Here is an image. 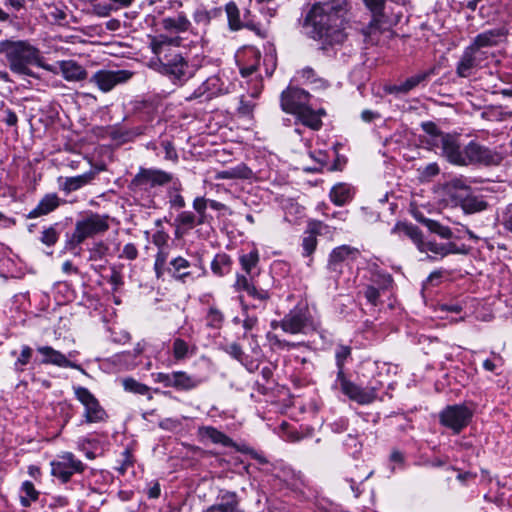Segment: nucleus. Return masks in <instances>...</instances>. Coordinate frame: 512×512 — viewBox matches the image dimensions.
<instances>
[{"mask_svg":"<svg viewBox=\"0 0 512 512\" xmlns=\"http://www.w3.org/2000/svg\"><path fill=\"white\" fill-rule=\"evenodd\" d=\"M348 0H324L312 5L306 22L312 27V37L323 46L342 44L349 25Z\"/></svg>","mask_w":512,"mask_h":512,"instance_id":"1","label":"nucleus"},{"mask_svg":"<svg viewBox=\"0 0 512 512\" xmlns=\"http://www.w3.org/2000/svg\"><path fill=\"white\" fill-rule=\"evenodd\" d=\"M0 54L5 56L9 69L18 75L33 76L31 66L43 67L39 49L25 40L0 41Z\"/></svg>","mask_w":512,"mask_h":512,"instance_id":"2","label":"nucleus"},{"mask_svg":"<svg viewBox=\"0 0 512 512\" xmlns=\"http://www.w3.org/2000/svg\"><path fill=\"white\" fill-rule=\"evenodd\" d=\"M174 43L178 44V40L160 35L152 40L151 48L153 53L158 56L160 72L173 80L184 82L191 77L192 70L182 54L171 48Z\"/></svg>","mask_w":512,"mask_h":512,"instance_id":"3","label":"nucleus"},{"mask_svg":"<svg viewBox=\"0 0 512 512\" xmlns=\"http://www.w3.org/2000/svg\"><path fill=\"white\" fill-rule=\"evenodd\" d=\"M311 95L298 87H288L281 93L280 104L284 112L295 115L305 126L319 130L324 110L315 111L310 106Z\"/></svg>","mask_w":512,"mask_h":512,"instance_id":"4","label":"nucleus"},{"mask_svg":"<svg viewBox=\"0 0 512 512\" xmlns=\"http://www.w3.org/2000/svg\"><path fill=\"white\" fill-rule=\"evenodd\" d=\"M110 217L106 214L88 212L78 219L72 235L66 242L68 249H75L85 240L106 233L110 228Z\"/></svg>","mask_w":512,"mask_h":512,"instance_id":"5","label":"nucleus"},{"mask_svg":"<svg viewBox=\"0 0 512 512\" xmlns=\"http://www.w3.org/2000/svg\"><path fill=\"white\" fill-rule=\"evenodd\" d=\"M174 180V176L161 169L140 168L129 184L134 195H143L149 189L164 186Z\"/></svg>","mask_w":512,"mask_h":512,"instance_id":"6","label":"nucleus"},{"mask_svg":"<svg viewBox=\"0 0 512 512\" xmlns=\"http://www.w3.org/2000/svg\"><path fill=\"white\" fill-rule=\"evenodd\" d=\"M280 328L289 334H306L315 330L314 323L306 306L297 305L291 309L280 321Z\"/></svg>","mask_w":512,"mask_h":512,"instance_id":"7","label":"nucleus"},{"mask_svg":"<svg viewBox=\"0 0 512 512\" xmlns=\"http://www.w3.org/2000/svg\"><path fill=\"white\" fill-rule=\"evenodd\" d=\"M492 56L490 52H477L467 46L457 61L455 73L461 78L471 77L477 70L485 67Z\"/></svg>","mask_w":512,"mask_h":512,"instance_id":"8","label":"nucleus"},{"mask_svg":"<svg viewBox=\"0 0 512 512\" xmlns=\"http://www.w3.org/2000/svg\"><path fill=\"white\" fill-rule=\"evenodd\" d=\"M502 160L503 156L501 153L487 146L481 145L476 141H470L465 145V166H496L499 165Z\"/></svg>","mask_w":512,"mask_h":512,"instance_id":"9","label":"nucleus"},{"mask_svg":"<svg viewBox=\"0 0 512 512\" xmlns=\"http://www.w3.org/2000/svg\"><path fill=\"white\" fill-rule=\"evenodd\" d=\"M76 399L84 406V421L86 423L104 422L108 415L98 399L85 387L73 388Z\"/></svg>","mask_w":512,"mask_h":512,"instance_id":"10","label":"nucleus"},{"mask_svg":"<svg viewBox=\"0 0 512 512\" xmlns=\"http://www.w3.org/2000/svg\"><path fill=\"white\" fill-rule=\"evenodd\" d=\"M472 415V411L466 405H449L439 413V421L458 434L469 424Z\"/></svg>","mask_w":512,"mask_h":512,"instance_id":"11","label":"nucleus"},{"mask_svg":"<svg viewBox=\"0 0 512 512\" xmlns=\"http://www.w3.org/2000/svg\"><path fill=\"white\" fill-rule=\"evenodd\" d=\"M85 465L70 452H65L57 460L51 462V473L63 483L70 480L73 474L81 473Z\"/></svg>","mask_w":512,"mask_h":512,"instance_id":"12","label":"nucleus"},{"mask_svg":"<svg viewBox=\"0 0 512 512\" xmlns=\"http://www.w3.org/2000/svg\"><path fill=\"white\" fill-rule=\"evenodd\" d=\"M133 72L129 70H99L90 78V82L104 93L111 91L116 85L128 82Z\"/></svg>","mask_w":512,"mask_h":512,"instance_id":"13","label":"nucleus"},{"mask_svg":"<svg viewBox=\"0 0 512 512\" xmlns=\"http://www.w3.org/2000/svg\"><path fill=\"white\" fill-rule=\"evenodd\" d=\"M442 156L451 164L465 166V146L457 135H441Z\"/></svg>","mask_w":512,"mask_h":512,"instance_id":"14","label":"nucleus"},{"mask_svg":"<svg viewBox=\"0 0 512 512\" xmlns=\"http://www.w3.org/2000/svg\"><path fill=\"white\" fill-rule=\"evenodd\" d=\"M337 381L340 383L342 392L347 395L351 400L356 401L361 405L372 403L376 397L377 392L375 388H361L353 382L346 379V377L340 378Z\"/></svg>","mask_w":512,"mask_h":512,"instance_id":"15","label":"nucleus"},{"mask_svg":"<svg viewBox=\"0 0 512 512\" xmlns=\"http://www.w3.org/2000/svg\"><path fill=\"white\" fill-rule=\"evenodd\" d=\"M366 7L372 13V19L367 28L363 30L366 36H371L375 31H380L387 24L384 14L386 0H364Z\"/></svg>","mask_w":512,"mask_h":512,"instance_id":"16","label":"nucleus"},{"mask_svg":"<svg viewBox=\"0 0 512 512\" xmlns=\"http://www.w3.org/2000/svg\"><path fill=\"white\" fill-rule=\"evenodd\" d=\"M504 28H494L486 30L476 35L469 45L470 48L477 52H488L486 48L494 47L506 36Z\"/></svg>","mask_w":512,"mask_h":512,"instance_id":"17","label":"nucleus"},{"mask_svg":"<svg viewBox=\"0 0 512 512\" xmlns=\"http://www.w3.org/2000/svg\"><path fill=\"white\" fill-rule=\"evenodd\" d=\"M360 250L349 245H341L332 250L328 259V269L331 272L341 273V264L346 260H355Z\"/></svg>","mask_w":512,"mask_h":512,"instance_id":"18","label":"nucleus"},{"mask_svg":"<svg viewBox=\"0 0 512 512\" xmlns=\"http://www.w3.org/2000/svg\"><path fill=\"white\" fill-rule=\"evenodd\" d=\"M37 351L43 355L42 364H52L58 367L72 368L85 373L84 369L72 361H70L63 353L55 350L51 346H39Z\"/></svg>","mask_w":512,"mask_h":512,"instance_id":"19","label":"nucleus"},{"mask_svg":"<svg viewBox=\"0 0 512 512\" xmlns=\"http://www.w3.org/2000/svg\"><path fill=\"white\" fill-rule=\"evenodd\" d=\"M228 91V87L222 81V79L217 76H211L206 79L193 93V98H199L205 96L207 100L224 94Z\"/></svg>","mask_w":512,"mask_h":512,"instance_id":"20","label":"nucleus"},{"mask_svg":"<svg viewBox=\"0 0 512 512\" xmlns=\"http://www.w3.org/2000/svg\"><path fill=\"white\" fill-rule=\"evenodd\" d=\"M94 178L95 172L93 171H89L82 175L74 177H60L58 179L59 188L67 195L81 189L82 187L90 183Z\"/></svg>","mask_w":512,"mask_h":512,"instance_id":"21","label":"nucleus"},{"mask_svg":"<svg viewBox=\"0 0 512 512\" xmlns=\"http://www.w3.org/2000/svg\"><path fill=\"white\" fill-rule=\"evenodd\" d=\"M61 202V199L56 193L46 194L39 201L38 205L28 213L27 217L33 219L47 215L56 210L60 206Z\"/></svg>","mask_w":512,"mask_h":512,"instance_id":"22","label":"nucleus"},{"mask_svg":"<svg viewBox=\"0 0 512 512\" xmlns=\"http://www.w3.org/2000/svg\"><path fill=\"white\" fill-rule=\"evenodd\" d=\"M260 52L252 47L246 49L243 53V59H239L240 73L243 77L252 75L260 63Z\"/></svg>","mask_w":512,"mask_h":512,"instance_id":"23","label":"nucleus"},{"mask_svg":"<svg viewBox=\"0 0 512 512\" xmlns=\"http://www.w3.org/2000/svg\"><path fill=\"white\" fill-rule=\"evenodd\" d=\"M161 25L164 30L170 33H184L189 31L192 26L190 20L183 13L163 18Z\"/></svg>","mask_w":512,"mask_h":512,"instance_id":"24","label":"nucleus"},{"mask_svg":"<svg viewBox=\"0 0 512 512\" xmlns=\"http://www.w3.org/2000/svg\"><path fill=\"white\" fill-rule=\"evenodd\" d=\"M58 65L62 76L67 81H81L87 77V71L75 61H61Z\"/></svg>","mask_w":512,"mask_h":512,"instance_id":"25","label":"nucleus"},{"mask_svg":"<svg viewBox=\"0 0 512 512\" xmlns=\"http://www.w3.org/2000/svg\"><path fill=\"white\" fill-rule=\"evenodd\" d=\"M205 512H243L239 508L237 496L233 492H225L221 496V501L209 507Z\"/></svg>","mask_w":512,"mask_h":512,"instance_id":"26","label":"nucleus"},{"mask_svg":"<svg viewBox=\"0 0 512 512\" xmlns=\"http://www.w3.org/2000/svg\"><path fill=\"white\" fill-rule=\"evenodd\" d=\"M253 171L244 163H240L234 167H230L215 174L216 180L223 179H251Z\"/></svg>","mask_w":512,"mask_h":512,"instance_id":"27","label":"nucleus"},{"mask_svg":"<svg viewBox=\"0 0 512 512\" xmlns=\"http://www.w3.org/2000/svg\"><path fill=\"white\" fill-rule=\"evenodd\" d=\"M46 17L51 23L59 26H69L70 20L75 21L74 17L67 13L65 5H48Z\"/></svg>","mask_w":512,"mask_h":512,"instance_id":"28","label":"nucleus"},{"mask_svg":"<svg viewBox=\"0 0 512 512\" xmlns=\"http://www.w3.org/2000/svg\"><path fill=\"white\" fill-rule=\"evenodd\" d=\"M392 233L398 234L399 237H408L410 238L420 249V246L423 243L422 233L419 228L412 224L407 223H397L393 229Z\"/></svg>","mask_w":512,"mask_h":512,"instance_id":"29","label":"nucleus"},{"mask_svg":"<svg viewBox=\"0 0 512 512\" xmlns=\"http://www.w3.org/2000/svg\"><path fill=\"white\" fill-rule=\"evenodd\" d=\"M174 389L179 391H189L197 388L202 380L189 375L185 371H174Z\"/></svg>","mask_w":512,"mask_h":512,"instance_id":"30","label":"nucleus"},{"mask_svg":"<svg viewBox=\"0 0 512 512\" xmlns=\"http://www.w3.org/2000/svg\"><path fill=\"white\" fill-rule=\"evenodd\" d=\"M431 73H432V71H426V72H421V73L415 74V75L407 78L404 82L393 86V88L391 89V92L407 93L410 90L417 87L421 82L425 81L430 76Z\"/></svg>","mask_w":512,"mask_h":512,"instance_id":"31","label":"nucleus"},{"mask_svg":"<svg viewBox=\"0 0 512 512\" xmlns=\"http://www.w3.org/2000/svg\"><path fill=\"white\" fill-rule=\"evenodd\" d=\"M199 434L215 444H221L223 446H230L232 444V440L227 435L211 426L201 427Z\"/></svg>","mask_w":512,"mask_h":512,"instance_id":"32","label":"nucleus"},{"mask_svg":"<svg viewBox=\"0 0 512 512\" xmlns=\"http://www.w3.org/2000/svg\"><path fill=\"white\" fill-rule=\"evenodd\" d=\"M20 492V503L23 507H29L31 503L35 502L39 497V492L31 481H24L21 485Z\"/></svg>","mask_w":512,"mask_h":512,"instance_id":"33","label":"nucleus"},{"mask_svg":"<svg viewBox=\"0 0 512 512\" xmlns=\"http://www.w3.org/2000/svg\"><path fill=\"white\" fill-rule=\"evenodd\" d=\"M350 198V188L345 184L334 186L330 192L331 201L338 206L344 205L350 200Z\"/></svg>","mask_w":512,"mask_h":512,"instance_id":"34","label":"nucleus"},{"mask_svg":"<svg viewBox=\"0 0 512 512\" xmlns=\"http://www.w3.org/2000/svg\"><path fill=\"white\" fill-rule=\"evenodd\" d=\"M420 222L423 223L430 232L439 235L443 239H450L453 236V233L448 226H444L436 220L421 218Z\"/></svg>","mask_w":512,"mask_h":512,"instance_id":"35","label":"nucleus"},{"mask_svg":"<svg viewBox=\"0 0 512 512\" xmlns=\"http://www.w3.org/2000/svg\"><path fill=\"white\" fill-rule=\"evenodd\" d=\"M351 356V348L346 345H338L335 350L336 366L338 368L337 380L345 377L344 364L345 361Z\"/></svg>","mask_w":512,"mask_h":512,"instance_id":"36","label":"nucleus"},{"mask_svg":"<svg viewBox=\"0 0 512 512\" xmlns=\"http://www.w3.org/2000/svg\"><path fill=\"white\" fill-rule=\"evenodd\" d=\"M231 265V258L226 254H217L211 263L212 271L218 275L223 276L229 272Z\"/></svg>","mask_w":512,"mask_h":512,"instance_id":"37","label":"nucleus"},{"mask_svg":"<svg viewBox=\"0 0 512 512\" xmlns=\"http://www.w3.org/2000/svg\"><path fill=\"white\" fill-rule=\"evenodd\" d=\"M226 13L228 18L229 27L232 30H239L242 28L240 21V11L235 3H228L226 5Z\"/></svg>","mask_w":512,"mask_h":512,"instance_id":"38","label":"nucleus"},{"mask_svg":"<svg viewBox=\"0 0 512 512\" xmlns=\"http://www.w3.org/2000/svg\"><path fill=\"white\" fill-rule=\"evenodd\" d=\"M218 12L219 11L216 9L208 11L203 8H198L195 10L193 14V19L196 24L201 25L203 27H207L210 24L211 19L215 17L218 14Z\"/></svg>","mask_w":512,"mask_h":512,"instance_id":"39","label":"nucleus"},{"mask_svg":"<svg viewBox=\"0 0 512 512\" xmlns=\"http://www.w3.org/2000/svg\"><path fill=\"white\" fill-rule=\"evenodd\" d=\"M173 182V191H169V203L171 207L181 209L184 208L186 202L184 198L180 195L179 191L181 190V183L179 180L172 181Z\"/></svg>","mask_w":512,"mask_h":512,"instance_id":"40","label":"nucleus"},{"mask_svg":"<svg viewBox=\"0 0 512 512\" xmlns=\"http://www.w3.org/2000/svg\"><path fill=\"white\" fill-rule=\"evenodd\" d=\"M59 239L57 224L45 228L40 236V241L46 246H54Z\"/></svg>","mask_w":512,"mask_h":512,"instance_id":"41","label":"nucleus"},{"mask_svg":"<svg viewBox=\"0 0 512 512\" xmlns=\"http://www.w3.org/2000/svg\"><path fill=\"white\" fill-rule=\"evenodd\" d=\"M462 207L467 213H476L485 210L487 203L477 197H468L463 201Z\"/></svg>","mask_w":512,"mask_h":512,"instance_id":"42","label":"nucleus"},{"mask_svg":"<svg viewBox=\"0 0 512 512\" xmlns=\"http://www.w3.org/2000/svg\"><path fill=\"white\" fill-rule=\"evenodd\" d=\"M123 387L126 391L133 392L140 395H146L149 392V387L136 381L133 378H126L122 382Z\"/></svg>","mask_w":512,"mask_h":512,"instance_id":"43","label":"nucleus"},{"mask_svg":"<svg viewBox=\"0 0 512 512\" xmlns=\"http://www.w3.org/2000/svg\"><path fill=\"white\" fill-rule=\"evenodd\" d=\"M259 262V254L256 250L251 251L248 254H244L240 257V263L243 268V270L250 274L252 269L256 267V265Z\"/></svg>","mask_w":512,"mask_h":512,"instance_id":"44","label":"nucleus"},{"mask_svg":"<svg viewBox=\"0 0 512 512\" xmlns=\"http://www.w3.org/2000/svg\"><path fill=\"white\" fill-rule=\"evenodd\" d=\"M223 321V313L215 307H210L207 313V325L211 328H220Z\"/></svg>","mask_w":512,"mask_h":512,"instance_id":"45","label":"nucleus"},{"mask_svg":"<svg viewBox=\"0 0 512 512\" xmlns=\"http://www.w3.org/2000/svg\"><path fill=\"white\" fill-rule=\"evenodd\" d=\"M170 264L174 270L176 278L183 279L184 277L189 275L188 272L180 273L183 269H187L190 267V263L187 259L183 257H176L170 262Z\"/></svg>","mask_w":512,"mask_h":512,"instance_id":"46","label":"nucleus"},{"mask_svg":"<svg viewBox=\"0 0 512 512\" xmlns=\"http://www.w3.org/2000/svg\"><path fill=\"white\" fill-rule=\"evenodd\" d=\"M208 200L204 197H197L193 201V208L198 213L197 225H201L206 221V208Z\"/></svg>","mask_w":512,"mask_h":512,"instance_id":"47","label":"nucleus"},{"mask_svg":"<svg viewBox=\"0 0 512 512\" xmlns=\"http://www.w3.org/2000/svg\"><path fill=\"white\" fill-rule=\"evenodd\" d=\"M189 346L186 341L181 338H176L173 342V356L177 360L187 357Z\"/></svg>","mask_w":512,"mask_h":512,"instance_id":"48","label":"nucleus"},{"mask_svg":"<svg viewBox=\"0 0 512 512\" xmlns=\"http://www.w3.org/2000/svg\"><path fill=\"white\" fill-rule=\"evenodd\" d=\"M419 250L421 252H431L435 255L445 257L444 243H437V242H433V241H428V242L423 241Z\"/></svg>","mask_w":512,"mask_h":512,"instance_id":"49","label":"nucleus"},{"mask_svg":"<svg viewBox=\"0 0 512 512\" xmlns=\"http://www.w3.org/2000/svg\"><path fill=\"white\" fill-rule=\"evenodd\" d=\"M198 217H196L192 212L190 211H183L181 212L177 218L176 221L187 228H193L197 224Z\"/></svg>","mask_w":512,"mask_h":512,"instance_id":"50","label":"nucleus"},{"mask_svg":"<svg viewBox=\"0 0 512 512\" xmlns=\"http://www.w3.org/2000/svg\"><path fill=\"white\" fill-rule=\"evenodd\" d=\"M317 238L313 233L304 236L302 240L303 255L310 256L316 249Z\"/></svg>","mask_w":512,"mask_h":512,"instance_id":"51","label":"nucleus"},{"mask_svg":"<svg viewBox=\"0 0 512 512\" xmlns=\"http://www.w3.org/2000/svg\"><path fill=\"white\" fill-rule=\"evenodd\" d=\"M32 356V349L29 346H23L20 356L15 362V369L22 370L23 366L29 363Z\"/></svg>","mask_w":512,"mask_h":512,"instance_id":"52","label":"nucleus"},{"mask_svg":"<svg viewBox=\"0 0 512 512\" xmlns=\"http://www.w3.org/2000/svg\"><path fill=\"white\" fill-rule=\"evenodd\" d=\"M156 383L163 384L166 388H174V372L153 374Z\"/></svg>","mask_w":512,"mask_h":512,"instance_id":"53","label":"nucleus"},{"mask_svg":"<svg viewBox=\"0 0 512 512\" xmlns=\"http://www.w3.org/2000/svg\"><path fill=\"white\" fill-rule=\"evenodd\" d=\"M114 10L109 3H97L92 7V13L98 17H108Z\"/></svg>","mask_w":512,"mask_h":512,"instance_id":"54","label":"nucleus"},{"mask_svg":"<svg viewBox=\"0 0 512 512\" xmlns=\"http://www.w3.org/2000/svg\"><path fill=\"white\" fill-rule=\"evenodd\" d=\"M169 235L163 230L156 231L152 236V242L159 248L168 247Z\"/></svg>","mask_w":512,"mask_h":512,"instance_id":"55","label":"nucleus"},{"mask_svg":"<svg viewBox=\"0 0 512 512\" xmlns=\"http://www.w3.org/2000/svg\"><path fill=\"white\" fill-rule=\"evenodd\" d=\"M440 172L439 166L437 163H429L423 169L420 170V175L422 179H431L435 177Z\"/></svg>","mask_w":512,"mask_h":512,"instance_id":"56","label":"nucleus"},{"mask_svg":"<svg viewBox=\"0 0 512 512\" xmlns=\"http://www.w3.org/2000/svg\"><path fill=\"white\" fill-rule=\"evenodd\" d=\"M120 258L135 260L138 257V249L133 243H128L123 247Z\"/></svg>","mask_w":512,"mask_h":512,"instance_id":"57","label":"nucleus"},{"mask_svg":"<svg viewBox=\"0 0 512 512\" xmlns=\"http://www.w3.org/2000/svg\"><path fill=\"white\" fill-rule=\"evenodd\" d=\"M365 298L372 305H377L380 293L379 290L373 286H368L364 292Z\"/></svg>","mask_w":512,"mask_h":512,"instance_id":"58","label":"nucleus"},{"mask_svg":"<svg viewBox=\"0 0 512 512\" xmlns=\"http://www.w3.org/2000/svg\"><path fill=\"white\" fill-rule=\"evenodd\" d=\"M503 227L512 233V204L508 205L502 215Z\"/></svg>","mask_w":512,"mask_h":512,"instance_id":"59","label":"nucleus"},{"mask_svg":"<svg viewBox=\"0 0 512 512\" xmlns=\"http://www.w3.org/2000/svg\"><path fill=\"white\" fill-rule=\"evenodd\" d=\"M448 186L450 188L459 189V190H463V191H468L470 189V186H469L467 180L462 177L453 178L448 183Z\"/></svg>","mask_w":512,"mask_h":512,"instance_id":"60","label":"nucleus"},{"mask_svg":"<svg viewBox=\"0 0 512 512\" xmlns=\"http://www.w3.org/2000/svg\"><path fill=\"white\" fill-rule=\"evenodd\" d=\"M162 146H163L164 151H165V158L167 160L177 161L178 154L176 152V149L172 145V143L169 142V141H164V142H162Z\"/></svg>","mask_w":512,"mask_h":512,"instance_id":"61","label":"nucleus"},{"mask_svg":"<svg viewBox=\"0 0 512 512\" xmlns=\"http://www.w3.org/2000/svg\"><path fill=\"white\" fill-rule=\"evenodd\" d=\"M225 352L236 360H241L243 356V350L237 343H232L225 348Z\"/></svg>","mask_w":512,"mask_h":512,"instance_id":"62","label":"nucleus"},{"mask_svg":"<svg viewBox=\"0 0 512 512\" xmlns=\"http://www.w3.org/2000/svg\"><path fill=\"white\" fill-rule=\"evenodd\" d=\"M253 109H254V104L251 101L245 100L243 98L240 100V104L238 107L239 114H241L243 116H249L252 114Z\"/></svg>","mask_w":512,"mask_h":512,"instance_id":"63","label":"nucleus"},{"mask_svg":"<svg viewBox=\"0 0 512 512\" xmlns=\"http://www.w3.org/2000/svg\"><path fill=\"white\" fill-rule=\"evenodd\" d=\"M251 283L248 278L244 275H237L234 287L237 291H246L250 287Z\"/></svg>","mask_w":512,"mask_h":512,"instance_id":"64","label":"nucleus"}]
</instances>
